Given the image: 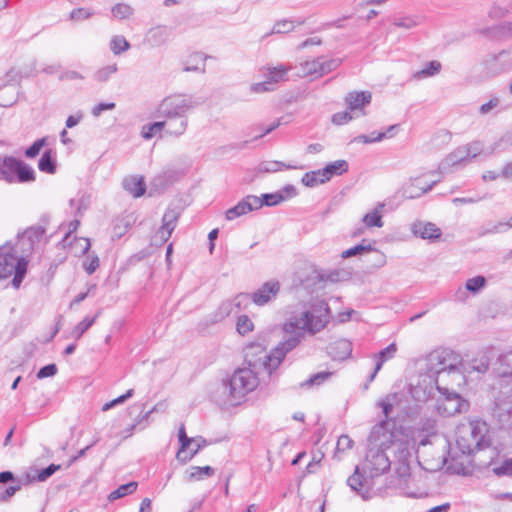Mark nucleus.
<instances>
[{"mask_svg":"<svg viewBox=\"0 0 512 512\" xmlns=\"http://www.w3.org/2000/svg\"><path fill=\"white\" fill-rule=\"evenodd\" d=\"M329 306L325 302L315 305L312 310L301 312L287 320L283 324L285 338L273 350L275 363L281 364L286 354L296 348L305 336V332L311 335L321 331L328 323Z\"/></svg>","mask_w":512,"mask_h":512,"instance_id":"1","label":"nucleus"},{"mask_svg":"<svg viewBox=\"0 0 512 512\" xmlns=\"http://www.w3.org/2000/svg\"><path fill=\"white\" fill-rule=\"evenodd\" d=\"M487 433L488 426L483 421H471L467 427L461 428L456 439V446L461 452V456L450 452L451 464L448 466V469L453 470L457 474H466L468 465L471 462V454L490 445Z\"/></svg>","mask_w":512,"mask_h":512,"instance_id":"2","label":"nucleus"},{"mask_svg":"<svg viewBox=\"0 0 512 512\" xmlns=\"http://www.w3.org/2000/svg\"><path fill=\"white\" fill-rule=\"evenodd\" d=\"M260 372L250 367H242L224 380L213 394L214 401L223 408L239 405L245 396L259 384Z\"/></svg>","mask_w":512,"mask_h":512,"instance_id":"3","label":"nucleus"},{"mask_svg":"<svg viewBox=\"0 0 512 512\" xmlns=\"http://www.w3.org/2000/svg\"><path fill=\"white\" fill-rule=\"evenodd\" d=\"M459 356L452 350L440 348L430 352L424 358L418 360L420 377L439 381V384L446 376L460 378Z\"/></svg>","mask_w":512,"mask_h":512,"instance_id":"4","label":"nucleus"},{"mask_svg":"<svg viewBox=\"0 0 512 512\" xmlns=\"http://www.w3.org/2000/svg\"><path fill=\"white\" fill-rule=\"evenodd\" d=\"M27 265L26 259L18 257L9 243L0 246V279L14 274L12 285L18 289L26 275Z\"/></svg>","mask_w":512,"mask_h":512,"instance_id":"5","label":"nucleus"},{"mask_svg":"<svg viewBox=\"0 0 512 512\" xmlns=\"http://www.w3.org/2000/svg\"><path fill=\"white\" fill-rule=\"evenodd\" d=\"M400 403L401 394L397 392L389 393L377 401L376 406L382 410L384 419L372 428L368 438L369 442H377L380 440V435L388 438L392 437V428L394 427L392 413Z\"/></svg>","mask_w":512,"mask_h":512,"instance_id":"6","label":"nucleus"},{"mask_svg":"<svg viewBox=\"0 0 512 512\" xmlns=\"http://www.w3.org/2000/svg\"><path fill=\"white\" fill-rule=\"evenodd\" d=\"M275 353L272 350L270 353L266 351L264 341H255L247 344L244 348V358L247 367L253 368L258 372H267L269 375L278 368V363H275Z\"/></svg>","mask_w":512,"mask_h":512,"instance_id":"7","label":"nucleus"},{"mask_svg":"<svg viewBox=\"0 0 512 512\" xmlns=\"http://www.w3.org/2000/svg\"><path fill=\"white\" fill-rule=\"evenodd\" d=\"M200 104L193 96L173 94L164 98L158 105L157 112L161 117H186V113Z\"/></svg>","mask_w":512,"mask_h":512,"instance_id":"8","label":"nucleus"},{"mask_svg":"<svg viewBox=\"0 0 512 512\" xmlns=\"http://www.w3.org/2000/svg\"><path fill=\"white\" fill-rule=\"evenodd\" d=\"M461 162H453L446 166H442L439 168V172H430L427 175H424L419 178H415L412 183L404 189V196L409 199L417 198L423 195L424 193L430 191L432 187L440 181V177H435L436 174H447L453 173L457 170L459 164Z\"/></svg>","mask_w":512,"mask_h":512,"instance_id":"9","label":"nucleus"},{"mask_svg":"<svg viewBox=\"0 0 512 512\" xmlns=\"http://www.w3.org/2000/svg\"><path fill=\"white\" fill-rule=\"evenodd\" d=\"M362 464V471L370 478L378 477L386 473L391 467V461L384 451V447L371 443Z\"/></svg>","mask_w":512,"mask_h":512,"instance_id":"10","label":"nucleus"},{"mask_svg":"<svg viewBox=\"0 0 512 512\" xmlns=\"http://www.w3.org/2000/svg\"><path fill=\"white\" fill-rule=\"evenodd\" d=\"M347 170V162H333L322 169L305 173L301 181L304 186L313 188L329 181L332 176L341 175Z\"/></svg>","mask_w":512,"mask_h":512,"instance_id":"11","label":"nucleus"},{"mask_svg":"<svg viewBox=\"0 0 512 512\" xmlns=\"http://www.w3.org/2000/svg\"><path fill=\"white\" fill-rule=\"evenodd\" d=\"M439 392L443 395L437 404V410L441 415L450 417L468 410V401L458 393L452 392L446 387H442V391Z\"/></svg>","mask_w":512,"mask_h":512,"instance_id":"12","label":"nucleus"},{"mask_svg":"<svg viewBox=\"0 0 512 512\" xmlns=\"http://www.w3.org/2000/svg\"><path fill=\"white\" fill-rule=\"evenodd\" d=\"M0 180L28 182L34 180L33 169L25 162H0Z\"/></svg>","mask_w":512,"mask_h":512,"instance_id":"13","label":"nucleus"},{"mask_svg":"<svg viewBox=\"0 0 512 512\" xmlns=\"http://www.w3.org/2000/svg\"><path fill=\"white\" fill-rule=\"evenodd\" d=\"M375 443L385 449H391L397 455L400 462L407 461L410 457L408 440L397 439L393 432L391 438L380 435V440Z\"/></svg>","mask_w":512,"mask_h":512,"instance_id":"14","label":"nucleus"},{"mask_svg":"<svg viewBox=\"0 0 512 512\" xmlns=\"http://www.w3.org/2000/svg\"><path fill=\"white\" fill-rule=\"evenodd\" d=\"M179 216L180 212L176 208L169 207L165 211L162 217V225L155 234V239L159 240L161 244L165 243L170 238L177 225Z\"/></svg>","mask_w":512,"mask_h":512,"instance_id":"15","label":"nucleus"},{"mask_svg":"<svg viewBox=\"0 0 512 512\" xmlns=\"http://www.w3.org/2000/svg\"><path fill=\"white\" fill-rule=\"evenodd\" d=\"M371 100L372 94L369 91H352L345 97L347 108L358 117L365 115L364 108L371 103Z\"/></svg>","mask_w":512,"mask_h":512,"instance_id":"16","label":"nucleus"},{"mask_svg":"<svg viewBox=\"0 0 512 512\" xmlns=\"http://www.w3.org/2000/svg\"><path fill=\"white\" fill-rule=\"evenodd\" d=\"M280 291V284L277 281L265 282L259 289L250 294L251 301L257 306H263L276 298Z\"/></svg>","mask_w":512,"mask_h":512,"instance_id":"17","label":"nucleus"},{"mask_svg":"<svg viewBox=\"0 0 512 512\" xmlns=\"http://www.w3.org/2000/svg\"><path fill=\"white\" fill-rule=\"evenodd\" d=\"M421 378L422 381L410 387V394L416 401H426L433 394L434 389L442 391V386L439 384V381L433 380L432 378H430V380L426 377Z\"/></svg>","mask_w":512,"mask_h":512,"instance_id":"18","label":"nucleus"},{"mask_svg":"<svg viewBox=\"0 0 512 512\" xmlns=\"http://www.w3.org/2000/svg\"><path fill=\"white\" fill-rule=\"evenodd\" d=\"M262 207L261 199L254 195H248L241 200L237 205L226 211V219L231 221L242 215L247 214L250 211L259 209Z\"/></svg>","mask_w":512,"mask_h":512,"instance_id":"19","label":"nucleus"},{"mask_svg":"<svg viewBox=\"0 0 512 512\" xmlns=\"http://www.w3.org/2000/svg\"><path fill=\"white\" fill-rule=\"evenodd\" d=\"M51 139L49 137H43L37 139L30 147L23 151V155L27 158L37 157L41 150L44 149L43 154L39 160H54L56 157L55 151L50 147Z\"/></svg>","mask_w":512,"mask_h":512,"instance_id":"20","label":"nucleus"},{"mask_svg":"<svg viewBox=\"0 0 512 512\" xmlns=\"http://www.w3.org/2000/svg\"><path fill=\"white\" fill-rule=\"evenodd\" d=\"M250 300V294L239 293L233 298L232 301L223 302L219 307V317L216 318L214 322L220 321L223 318L230 315L233 312L234 308H236L237 310L246 308Z\"/></svg>","mask_w":512,"mask_h":512,"instance_id":"21","label":"nucleus"},{"mask_svg":"<svg viewBox=\"0 0 512 512\" xmlns=\"http://www.w3.org/2000/svg\"><path fill=\"white\" fill-rule=\"evenodd\" d=\"M485 155L483 143L480 141H472L470 143L459 146L454 151L456 160H471L477 156Z\"/></svg>","mask_w":512,"mask_h":512,"instance_id":"22","label":"nucleus"},{"mask_svg":"<svg viewBox=\"0 0 512 512\" xmlns=\"http://www.w3.org/2000/svg\"><path fill=\"white\" fill-rule=\"evenodd\" d=\"M415 236L427 240H436L441 237V230L434 223L417 221L412 225Z\"/></svg>","mask_w":512,"mask_h":512,"instance_id":"23","label":"nucleus"},{"mask_svg":"<svg viewBox=\"0 0 512 512\" xmlns=\"http://www.w3.org/2000/svg\"><path fill=\"white\" fill-rule=\"evenodd\" d=\"M290 70L291 66L285 64H280L278 66H268L264 68L263 75L275 90L278 83L288 79L287 74Z\"/></svg>","mask_w":512,"mask_h":512,"instance_id":"24","label":"nucleus"},{"mask_svg":"<svg viewBox=\"0 0 512 512\" xmlns=\"http://www.w3.org/2000/svg\"><path fill=\"white\" fill-rule=\"evenodd\" d=\"M165 120L161 121L164 133L171 136H180L187 129V118L182 116L177 117H164Z\"/></svg>","mask_w":512,"mask_h":512,"instance_id":"25","label":"nucleus"},{"mask_svg":"<svg viewBox=\"0 0 512 512\" xmlns=\"http://www.w3.org/2000/svg\"><path fill=\"white\" fill-rule=\"evenodd\" d=\"M397 350V345L395 343H391L386 348L382 349L380 352L374 355L375 367L373 372L369 376V383L375 379L377 373L381 370L383 364L395 357Z\"/></svg>","mask_w":512,"mask_h":512,"instance_id":"26","label":"nucleus"},{"mask_svg":"<svg viewBox=\"0 0 512 512\" xmlns=\"http://www.w3.org/2000/svg\"><path fill=\"white\" fill-rule=\"evenodd\" d=\"M172 29L165 25L151 28L147 33V40L152 46H162L170 40Z\"/></svg>","mask_w":512,"mask_h":512,"instance_id":"27","label":"nucleus"},{"mask_svg":"<svg viewBox=\"0 0 512 512\" xmlns=\"http://www.w3.org/2000/svg\"><path fill=\"white\" fill-rule=\"evenodd\" d=\"M208 56L204 55L201 52L193 53L189 56L187 62L185 63L183 67L184 72H198V73H205L206 71V65L205 61L207 60Z\"/></svg>","mask_w":512,"mask_h":512,"instance_id":"28","label":"nucleus"},{"mask_svg":"<svg viewBox=\"0 0 512 512\" xmlns=\"http://www.w3.org/2000/svg\"><path fill=\"white\" fill-rule=\"evenodd\" d=\"M124 189L134 197L142 196L146 191L145 182L142 176H129L123 180Z\"/></svg>","mask_w":512,"mask_h":512,"instance_id":"29","label":"nucleus"},{"mask_svg":"<svg viewBox=\"0 0 512 512\" xmlns=\"http://www.w3.org/2000/svg\"><path fill=\"white\" fill-rule=\"evenodd\" d=\"M384 203H378L377 206L371 211L365 214L362 218V222L366 228L372 227H382V210L384 208Z\"/></svg>","mask_w":512,"mask_h":512,"instance_id":"30","label":"nucleus"},{"mask_svg":"<svg viewBox=\"0 0 512 512\" xmlns=\"http://www.w3.org/2000/svg\"><path fill=\"white\" fill-rule=\"evenodd\" d=\"M352 351L351 343L348 340L340 339L329 347V354L334 359L343 360L347 358Z\"/></svg>","mask_w":512,"mask_h":512,"instance_id":"31","label":"nucleus"},{"mask_svg":"<svg viewBox=\"0 0 512 512\" xmlns=\"http://www.w3.org/2000/svg\"><path fill=\"white\" fill-rule=\"evenodd\" d=\"M301 166L285 165L283 162H261L256 168L257 176H262L266 173H274L282 169H302Z\"/></svg>","mask_w":512,"mask_h":512,"instance_id":"32","label":"nucleus"},{"mask_svg":"<svg viewBox=\"0 0 512 512\" xmlns=\"http://www.w3.org/2000/svg\"><path fill=\"white\" fill-rule=\"evenodd\" d=\"M397 125H392L385 132H372L370 135H360L353 139V142H361V143H373L376 141H381L386 137H392L397 130Z\"/></svg>","mask_w":512,"mask_h":512,"instance_id":"33","label":"nucleus"},{"mask_svg":"<svg viewBox=\"0 0 512 512\" xmlns=\"http://www.w3.org/2000/svg\"><path fill=\"white\" fill-rule=\"evenodd\" d=\"M495 369L500 377L512 376V351L499 356Z\"/></svg>","mask_w":512,"mask_h":512,"instance_id":"34","label":"nucleus"},{"mask_svg":"<svg viewBox=\"0 0 512 512\" xmlns=\"http://www.w3.org/2000/svg\"><path fill=\"white\" fill-rule=\"evenodd\" d=\"M495 416L497 417L499 423L507 428L512 430V405L511 404H503L498 405L495 409Z\"/></svg>","mask_w":512,"mask_h":512,"instance_id":"35","label":"nucleus"},{"mask_svg":"<svg viewBox=\"0 0 512 512\" xmlns=\"http://www.w3.org/2000/svg\"><path fill=\"white\" fill-rule=\"evenodd\" d=\"M298 75L301 77L306 76H320V58L307 60L300 64Z\"/></svg>","mask_w":512,"mask_h":512,"instance_id":"36","label":"nucleus"},{"mask_svg":"<svg viewBox=\"0 0 512 512\" xmlns=\"http://www.w3.org/2000/svg\"><path fill=\"white\" fill-rule=\"evenodd\" d=\"M441 70V63L434 60V61H430L429 63H427L425 65L424 68H422L421 70L419 71H416L414 74H413V79H416V80H421V79H424V78H428V77H432L436 74H438Z\"/></svg>","mask_w":512,"mask_h":512,"instance_id":"37","label":"nucleus"},{"mask_svg":"<svg viewBox=\"0 0 512 512\" xmlns=\"http://www.w3.org/2000/svg\"><path fill=\"white\" fill-rule=\"evenodd\" d=\"M295 29V22L292 18L290 19H281L274 23L272 30L264 35L263 38L270 36L272 34H287L292 32Z\"/></svg>","mask_w":512,"mask_h":512,"instance_id":"38","label":"nucleus"},{"mask_svg":"<svg viewBox=\"0 0 512 512\" xmlns=\"http://www.w3.org/2000/svg\"><path fill=\"white\" fill-rule=\"evenodd\" d=\"M363 476L360 474V468L357 466L353 475L347 479L348 486L356 491L363 499H368V496L362 492L363 488Z\"/></svg>","mask_w":512,"mask_h":512,"instance_id":"39","label":"nucleus"},{"mask_svg":"<svg viewBox=\"0 0 512 512\" xmlns=\"http://www.w3.org/2000/svg\"><path fill=\"white\" fill-rule=\"evenodd\" d=\"M214 469L211 466H204V467H198V466H192L188 471V480H202L205 477H210L214 475Z\"/></svg>","mask_w":512,"mask_h":512,"instance_id":"40","label":"nucleus"},{"mask_svg":"<svg viewBox=\"0 0 512 512\" xmlns=\"http://www.w3.org/2000/svg\"><path fill=\"white\" fill-rule=\"evenodd\" d=\"M137 487H138V483L135 481L129 482L127 484H123V485L119 486L116 490L112 491L109 494L108 498L111 501L120 499L126 495H129V494H132L133 492H135Z\"/></svg>","mask_w":512,"mask_h":512,"instance_id":"41","label":"nucleus"},{"mask_svg":"<svg viewBox=\"0 0 512 512\" xmlns=\"http://www.w3.org/2000/svg\"><path fill=\"white\" fill-rule=\"evenodd\" d=\"M44 234L45 230L43 227H31L23 233L22 239L28 240L30 242L31 247H33L36 243L40 242Z\"/></svg>","mask_w":512,"mask_h":512,"instance_id":"42","label":"nucleus"},{"mask_svg":"<svg viewBox=\"0 0 512 512\" xmlns=\"http://www.w3.org/2000/svg\"><path fill=\"white\" fill-rule=\"evenodd\" d=\"M129 48L130 44L124 36L116 35L110 41V49L115 55H119Z\"/></svg>","mask_w":512,"mask_h":512,"instance_id":"43","label":"nucleus"},{"mask_svg":"<svg viewBox=\"0 0 512 512\" xmlns=\"http://www.w3.org/2000/svg\"><path fill=\"white\" fill-rule=\"evenodd\" d=\"M503 54L504 52H501L499 55L491 54L484 59L483 65L488 74L495 75L502 71V67H500L497 62Z\"/></svg>","mask_w":512,"mask_h":512,"instance_id":"44","label":"nucleus"},{"mask_svg":"<svg viewBox=\"0 0 512 512\" xmlns=\"http://www.w3.org/2000/svg\"><path fill=\"white\" fill-rule=\"evenodd\" d=\"M96 315L93 318L85 317L80 323H78L71 332V336L76 340L80 339L82 335L94 324Z\"/></svg>","mask_w":512,"mask_h":512,"instance_id":"45","label":"nucleus"},{"mask_svg":"<svg viewBox=\"0 0 512 512\" xmlns=\"http://www.w3.org/2000/svg\"><path fill=\"white\" fill-rule=\"evenodd\" d=\"M163 125L164 124H162L161 121L144 125L141 130V136L144 139L149 140V139L153 138L154 136H156L157 134L164 132Z\"/></svg>","mask_w":512,"mask_h":512,"instance_id":"46","label":"nucleus"},{"mask_svg":"<svg viewBox=\"0 0 512 512\" xmlns=\"http://www.w3.org/2000/svg\"><path fill=\"white\" fill-rule=\"evenodd\" d=\"M118 70V67L116 64H110L107 66H104L97 70L94 73V79L98 82L104 83L109 80V78L116 73Z\"/></svg>","mask_w":512,"mask_h":512,"instance_id":"47","label":"nucleus"},{"mask_svg":"<svg viewBox=\"0 0 512 512\" xmlns=\"http://www.w3.org/2000/svg\"><path fill=\"white\" fill-rule=\"evenodd\" d=\"M236 330L240 335L245 336L254 330V323L247 315H241L237 319Z\"/></svg>","mask_w":512,"mask_h":512,"instance_id":"48","label":"nucleus"},{"mask_svg":"<svg viewBox=\"0 0 512 512\" xmlns=\"http://www.w3.org/2000/svg\"><path fill=\"white\" fill-rule=\"evenodd\" d=\"M179 442L181 443V448L177 452V459L181 460L182 455L186 453V450L189 448L190 444L194 442V439L189 438L186 434L184 425H181L178 431Z\"/></svg>","mask_w":512,"mask_h":512,"instance_id":"49","label":"nucleus"},{"mask_svg":"<svg viewBox=\"0 0 512 512\" xmlns=\"http://www.w3.org/2000/svg\"><path fill=\"white\" fill-rule=\"evenodd\" d=\"M111 12L115 18L123 20L132 16L134 10L128 4L119 3L112 7Z\"/></svg>","mask_w":512,"mask_h":512,"instance_id":"50","label":"nucleus"},{"mask_svg":"<svg viewBox=\"0 0 512 512\" xmlns=\"http://www.w3.org/2000/svg\"><path fill=\"white\" fill-rule=\"evenodd\" d=\"M498 177L512 179V162L507 163L500 173H496L494 171H487L486 173L483 174V179L485 181H492L497 179Z\"/></svg>","mask_w":512,"mask_h":512,"instance_id":"51","label":"nucleus"},{"mask_svg":"<svg viewBox=\"0 0 512 512\" xmlns=\"http://www.w3.org/2000/svg\"><path fill=\"white\" fill-rule=\"evenodd\" d=\"M320 58V76L330 73L331 71L336 70L342 63V59L340 58H331L328 60H324L322 57Z\"/></svg>","mask_w":512,"mask_h":512,"instance_id":"52","label":"nucleus"},{"mask_svg":"<svg viewBox=\"0 0 512 512\" xmlns=\"http://www.w3.org/2000/svg\"><path fill=\"white\" fill-rule=\"evenodd\" d=\"M332 372H327V371H322V372H318L314 375H312L308 380H306L305 382L301 383V386L304 387V386H319L321 385L322 383H324L325 381H327L331 376H332Z\"/></svg>","mask_w":512,"mask_h":512,"instance_id":"53","label":"nucleus"},{"mask_svg":"<svg viewBox=\"0 0 512 512\" xmlns=\"http://www.w3.org/2000/svg\"><path fill=\"white\" fill-rule=\"evenodd\" d=\"M244 145H245V142L244 143H233V144L221 146L217 149L216 156L229 157V158L235 157L236 156L235 151L241 149Z\"/></svg>","mask_w":512,"mask_h":512,"instance_id":"54","label":"nucleus"},{"mask_svg":"<svg viewBox=\"0 0 512 512\" xmlns=\"http://www.w3.org/2000/svg\"><path fill=\"white\" fill-rule=\"evenodd\" d=\"M359 118L356 116L350 109H346L345 111L335 113L332 116V122L335 125H344L350 122L353 119Z\"/></svg>","mask_w":512,"mask_h":512,"instance_id":"55","label":"nucleus"},{"mask_svg":"<svg viewBox=\"0 0 512 512\" xmlns=\"http://www.w3.org/2000/svg\"><path fill=\"white\" fill-rule=\"evenodd\" d=\"M261 199L262 206H275L286 199L282 192L263 194Z\"/></svg>","mask_w":512,"mask_h":512,"instance_id":"56","label":"nucleus"},{"mask_svg":"<svg viewBox=\"0 0 512 512\" xmlns=\"http://www.w3.org/2000/svg\"><path fill=\"white\" fill-rule=\"evenodd\" d=\"M486 284V279L483 276H476L470 278L466 282V289L470 292L476 293Z\"/></svg>","mask_w":512,"mask_h":512,"instance_id":"57","label":"nucleus"},{"mask_svg":"<svg viewBox=\"0 0 512 512\" xmlns=\"http://www.w3.org/2000/svg\"><path fill=\"white\" fill-rule=\"evenodd\" d=\"M489 368V359L486 356H482L479 359H474L471 362L470 369L478 373H485Z\"/></svg>","mask_w":512,"mask_h":512,"instance_id":"58","label":"nucleus"},{"mask_svg":"<svg viewBox=\"0 0 512 512\" xmlns=\"http://www.w3.org/2000/svg\"><path fill=\"white\" fill-rule=\"evenodd\" d=\"M134 394V390L133 389H129L125 394L113 399L112 401L110 402H107L103 405L102 407V410L103 411H107L113 407H115L116 405L118 404H122L124 403L126 400H128L129 398H131Z\"/></svg>","mask_w":512,"mask_h":512,"instance_id":"59","label":"nucleus"},{"mask_svg":"<svg viewBox=\"0 0 512 512\" xmlns=\"http://www.w3.org/2000/svg\"><path fill=\"white\" fill-rule=\"evenodd\" d=\"M93 15V12L87 8H77L71 11L70 19L73 21H83L90 18Z\"/></svg>","mask_w":512,"mask_h":512,"instance_id":"60","label":"nucleus"},{"mask_svg":"<svg viewBox=\"0 0 512 512\" xmlns=\"http://www.w3.org/2000/svg\"><path fill=\"white\" fill-rule=\"evenodd\" d=\"M371 250H372L371 245L359 244V245H356L352 248H349V249L343 251L342 257L349 258V257L359 255V254H362L363 252H368Z\"/></svg>","mask_w":512,"mask_h":512,"instance_id":"61","label":"nucleus"},{"mask_svg":"<svg viewBox=\"0 0 512 512\" xmlns=\"http://www.w3.org/2000/svg\"><path fill=\"white\" fill-rule=\"evenodd\" d=\"M60 465L50 464L48 467L42 469L38 475L37 480L40 482L46 481L49 477H51L56 471L60 469Z\"/></svg>","mask_w":512,"mask_h":512,"instance_id":"62","label":"nucleus"},{"mask_svg":"<svg viewBox=\"0 0 512 512\" xmlns=\"http://www.w3.org/2000/svg\"><path fill=\"white\" fill-rule=\"evenodd\" d=\"M393 24L397 27L404 29H411L418 25V22L413 17L396 18Z\"/></svg>","mask_w":512,"mask_h":512,"instance_id":"63","label":"nucleus"},{"mask_svg":"<svg viewBox=\"0 0 512 512\" xmlns=\"http://www.w3.org/2000/svg\"><path fill=\"white\" fill-rule=\"evenodd\" d=\"M494 473L498 476L512 475V458L505 460L500 466L493 469Z\"/></svg>","mask_w":512,"mask_h":512,"instance_id":"64","label":"nucleus"}]
</instances>
